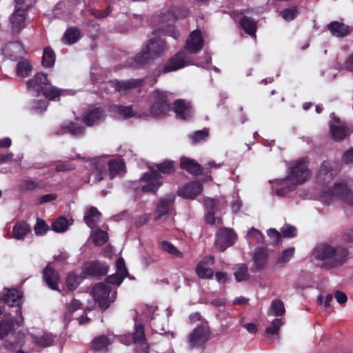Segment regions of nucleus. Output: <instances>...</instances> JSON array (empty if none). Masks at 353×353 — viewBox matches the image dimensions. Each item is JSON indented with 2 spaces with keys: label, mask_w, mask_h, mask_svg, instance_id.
<instances>
[{
  "label": "nucleus",
  "mask_w": 353,
  "mask_h": 353,
  "mask_svg": "<svg viewBox=\"0 0 353 353\" xmlns=\"http://www.w3.org/2000/svg\"><path fill=\"white\" fill-rule=\"evenodd\" d=\"M350 252L344 245L334 246L328 243H321L312 250L314 260L319 262L316 266L322 270L339 269L350 259Z\"/></svg>",
  "instance_id": "obj_1"
},
{
  "label": "nucleus",
  "mask_w": 353,
  "mask_h": 353,
  "mask_svg": "<svg viewBox=\"0 0 353 353\" xmlns=\"http://www.w3.org/2000/svg\"><path fill=\"white\" fill-rule=\"evenodd\" d=\"M174 162L171 160H165L160 163L156 164L157 170L151 169L150 172H145L140 179V182H145V184L141 186L143 192L156 193L162 185L161 181L163 174H170L175 171Z\"/></svg>",
  "instance_id": "obj_2"
},
{
  "label": "nucleus",
  "mask_w": 353,
  "mask_h": 353,
  "mask_svg": "<svg viewBox=\"0 0 353 353\" xmlns=\"http://www.w3.org/2000/svg\"><path fill=\"white\" fill-rule=\"evenodd\" d=\"M28 89H31L39 94L41 93L50 101L55 100L59 97L63 90L51 85L48 79L47 74L44 72L37 73L33 78L27 81Z\"/></svg>",
  "instance_id": "obj_3"
},
{
  "label": "nucleus",
  "mask_w": 353,
  "mask_h": 353,
  "mask_svg": "<svg viewBox=\"0 0 353 353\" xmlns=\"http://www.w3.org/2000/svg\"><path fill=\"white\" fill-rule=\"evenodd\" d=\"M322 202L330 205L331 201L339 199L353 207V191L344 183H336L332 188L323 190L321 194Z\"/></svg>",
  "instance_id": "obj_4"
},
{
  "label": "nucleus",
  "mask_w": 353,
  "mask_h": 353,
  "mask_svg": "<svg viewBox=\"0 0 353 353\" xmlns=\"http://www.w3.org/2000/svg\"><path fill=\"white\" fill-rule=\"evenodd\" d=\"M151 99L152 104L150 107V112L152 117H165L171 111V101L166 91L156 89L152 92Z\"/></svg>",
  "instance_id": "obj_5"
},
{
  "label": "nucleus",
  "mask_w": 353,
  "mask_h": 353,
  "mask_svg": "<svg viewBox=\"0 0 353 353\" xmlns=\"http://www.w3.org/2000/svg\"><path fill=\"white\" fill-rule=\"evenodd\" d=\"M188 54L185 51H179L171 57L161 68L154 71L153 83L158 81V77L161 74L176 71L187 65Z\"/></svg>",
  "instance_id": "obj_6"
},
{
  "label": "nucleus",
  "mask_w": 353,
  "mask_h": 353,
  "mask_svg": "<svg viewBox=\"0 0 353 353\" xmlns=\"http://www.w3.org/2000/svg\"><path fill=\"white\" fill-rule=\"evenodd\" d=\"M290 169V174L282 181H285L290 178L296 185L303 183L311 175V171L308 168V161L304 159L292 162Z\"/></svg>",
  "instance_id": "obj_7"
},
{
  "label": "nucleus",
  "mask_w": 353,
  "mask_h": 353,
  "mask_svg": "<svg viewBox=\"0 0 353 353\" xmlns=\"http://www.w3.org/2000/svg\"><path fill=\"white\" fill-rule=\"evenodd\" d=\"M22 299L23 292L14 288L7 290L6 292L0 297V300H2L9 307H17L16 313L21 318V321L17 322L18 327H21L23 323L21 310Z\"/></svg>",
  "instance_id": "obj_8"
},
{
  "label": "nucleus",
  "mask_w": 353,
  "mask_h": 353,
  "mask_svg": "<svg viewBox=\"0 0 353 353\" xmlns=\"http://www.w3.org/2000/svg\"><path fill=\"white\" fill-rule=\"evenodd\" d=\"M110 286L104 283L96 284L92 290L93 298L96 303L103 311L107 310L110 305Z\"/></svg>",
  "instance_id": "obj_9"
},
{
  "label": "nucleus",
  "mask_w": 353,
  "mask_h": 353,
  "mask_svg": "<svg viewBox=\"0 0 353 353\" xmlns=\"http://www.w3.org/2000/svg\"><path fill=\"white\" fill-rule=\"evenodd\" d=\"M236 240V234L233 230L222 228L216 234L215 246L221 252L232 246Z\"/></svg>",
  "instance_id": "obj_10"
},
{
  "label": "nucleus",
  "mask_w": 353,
  "mask_h": 353,
  "mask_svg": "<svg viewBox=\"0 0 353 353\" xmlns=\"http://www.w3.org/2000/svg\"><path fill=\"white\" fill-rule=\"evenodd\" d=\"M210 333L208 327L203 325L196 327L188 336L190 347L194 348L202 346L208 340Z\"/></svg>",
  "instance_id": "obj_11"
},
{
  "label": "nucleus",
  "mask_w": 353,
  "mask_h": 353,
  "mask_svg": "<svg viewBox=\"0 0 353 353\" xmlns=\"http://www.w3.org/2000/svg\"><path fill=\"white\" fill-rule=\"evenodd\" d=\"M204 46V40L201 31L199 29L194 30L189 34L185 46V52L196 54L199 52ZM188 55V54H187ZM188 59V58L187 59ZM188 64V60H186Z\"/></svg>",
  "instance_id": "obj_12"
},
{
  "label": "nucleus",
  "mask_w": 353,
  "mask_h": 353,
  "mask_svg": "<svg viewBox=\"0 0 353 353\" xmlns=\"http://www.w3.org/2000/svg\"><path fill=\"white\" fill-rule=\"evenodd\" d=\"M30 8L16 6L15 10L10 18L11 29L13 32H20L26 26L27 12Z\"/></svg>",
  "instance_id": "obj_13"
},
{
  "label": "nucleus",
  "mask_w": 353,
  "mask_h": 353,
  "mask_svg": "<svg viewBox=\"0 0 353 353\" xmlns=\"http://www.w3.org/2000/svg\"><path fill=\"white\" fill-rule=\"evenodd\" d=\"M108 267L99 261H92L84 265L83 272L90 277L99 279L108 273Z\"/></svg>",
  "instance_id": "obj_14"
},
{
  "label": "nucleus",
  "mask_w": 353,
  "mask_h": 353,
  "mask_svg": "<svg viewBox=\"0 0 353 353\" xmlns=\"http://www.w3.org/2000/svg\"><path fill=\"white\" fill-rule=\"evenodd\" d=\"M214 263V257L207 256L202 261L199 262L196 266V272L197 276L202 279H212L214 275V271L210 268Z\"/></svg>",
  "instance_id": "obj_15"
},
{
  "label": "nucleus",
  "mask_w": 353,
  "mask_h": 353,
  "mask_svg": "<svg viewBox=\"0 0 353 353\" xmlns=\"http://www.w3.org/2000/svg\"><path fill=\"white\" fill-rule=\"evenodd\" d=\"M172 110L178 119L187 120L192 117L193 112L191 103L184 99H176L172 103Z\"/></svg>",
  "instance_id": "obj_16"
},
{
  "label": "nucleus",
  "mask_w": 353,
  "mask_h": 353,
  "mask_svg": "<svg viewBox=\"0 0 353 353\" xmlns=\"http://www.w3.org/2000/svg\"><path fill=\"white\" fill-rule=\"evenodd\" d=\"M268 256L267 248L263 247L256 248L253 256L254 266L252 268V272H257L265 269L268 264Z\"/></svg>",
  "instance_id": "obj_17"
},
{
  "label": "nucleus",
  "mask_w": 353,
  "mask_h": 353,
  "mask_svg": "<svg viewBox=\"0 0 353 353\" xmlns=\"http://www.w3.org/2000/svg\"><path fill=\"white\" fill-rule=\"evenodd\" d=\"M43 278L47 285L52 290L60 291L59 283L60 275L57 270L48 264L43 271Z\"/></svg>",
  "instance_id": "obj_18"
},
{
  "label": "nucleus",
  "mask_w": 353,
  "mask_h": 353,
  "mask_svg": "<svg viewBox=\"0 0 353 353\" xmlns=\"http://www.w3.org/2000/svg\"><path fill=\"white\" fill-rule=\"evenodd\" d=\"M203 190V185L199 181H192L186 183L178 191V194L183 198L194 199Z\"/></svg>",
  "instance_id": "obj_19"
},
{
  "label": "nucleus",
  "mask_w": 353,
  "mask_h": 353,
  "mask_svg": "<svg viewBox=\"0 0 353 353\" xmlns=\"http://www.w3.org/2000/svg\"><path fill=\"white\" fill-rule=\"evenodd\" d=\"M110 83L113 88H114L116 91L120 92L122 90H128L141 87L143 85V79H132L126 81L114 80L110 81Z\"/></svg>",
  "instance_id": "obj_20"
},
{
  "label": "nucleus",
  "mask_w": 353,
  "mask_h": 353,
  "mask_svg": "<svg viewBox=\"0 0 353 353\" xmlns=\"http://www.w3.org/2000/svg\"><path fill=\"white\" fill-rule=\"evenodd\" d=\"M174 202V196H168L161 199L155 210V219L158 220L163 216L168 214L173 209Z\"/></svg>",
  "instance_id": "obj_21"
},
{
  "label": "nucleus",
  "mask_w": 353,
  "mask_h": 353,
  "mask_svg": "<svg viewBox=\"0 0 353 353\" xmlns=\"http://www.w3.org/2000/svg\"><path fill=\"white\" fill-rule=\"evenodd\" d=\"M105 115L103 109L101 108H94L85 114L83 122L88 126H92L99 124Z\"/></svg>",
  "instance_id": "obj_22"
},
{
  "label": "nucleus",
  "mask_w": 353,
  "mask_h": 353,
  "mask_svg": "<svg viewBox=\"0 0 353 353\" xmlns=\"http://www.w3.org/2000/svg\"><path fill=\"white\" fill-rule=\"evenodd\" d=\"M239 27L252 38L256 37L257 21L248 16H243L239 21Z\"/></svg>",
  "instance_id": "obj_23"
},
{
  "label": "nucleus",
  "mask_w": 353,
  "mask_h": 353,
  "mask_svg": "<svg viewBox=\"0 0 353 353\" xmlns=\"http://www.w3.org/2000/svg\"><path fill=\"white\" fill-rule=\"evenodd\" d=\"M180 167L192 175L199 176L202 174L203 167L194 159L186 157L180 159Z\"/></svg>",
  "instance_id": "obj_24"
},
{
  "label": "nucleus",
  "mask_w": 353,
  "mask_h": 353,
  "mask_svg": "<svg viewBox=\"0 0 353 353\" xmlns=\"http://www.w3.org/2000/svg\"><path fill=\"white\" fill-rule=\"evenodd\" d=\"M327 30L330 31L331 34L336 37H345L348 35L351 32V28L349 26L343 23L333 21L327 25Z\"/></svg>",
  "instance_id": "obj_25"
},
{
  "label": "nucleus",
  "mask_w": 353,
  "mask_h": 353,
  "mask_svg": "<svg viewBox=\"0 0 353 353\" xmlns=\"http://www.w3.org/2000/svg\"><path fill=\"white\" fill-rule=\"evenodd\" d=\"M334 176V173L330 162L328 161H323L317 173L318 180L325 183L331 181Z\"/></svg>",
  "instance_id": "obj_26"
},
{
  "label": "nucleus",
  "mask_w": 353,
  "mask_h": 353,
  "mask_svg": "<svg viewBox=\"0 0 353 353\" xmlns=\"http://www.w3.org/2000/svg\"><path fill=\"white\" fill-rule=\"evenodd\" d=\"M101 213L95 207H90L85 213L83 220L85 224L91 229H94L97 226L101 219Z\"/></svg>",
  "instance_id": "obj_27"
},
{
  "label": "nucleus",
  "mask_w": 353,
  "mask_h": 353,
  "mask_svg": "<svg viewBox=\"0 0 353 353\" xmlns=\"http://www.w3.org/2000/svg\"><path fill=\"white\" fill-rule=\"evenodd\" d=\"M30 232L31 228L25 221H17L12 228L13 237L17 240L23 239Z\"/></svg>",
  "instance_id": "obj_28"
},
{
  "label": "nucleus",
  "mask_w": 353,
  "mask_h": 353,
  "mask_svg": "<svg viewBox=\"0 0 353 353\" xmlns=\"http://www.w3.org/2000/svg\"><path fill=\"white\" fill-rule=\"evenodd\" d=\"M145 48L152 55L159 56L165 49V41L160 37L151 39Z\"/></svg>",
  "instance_id": "obj_29"
},
{
  "label": "nucleus",
  "mask_w": 353,
  "mask_h": 353,
  "mask_svg": "<svg viewBox=\"0 0 353 353\" xmlns=\"http://www.w3.org/2000/svg\"><path fill=\"white\" fill-rule=\"evenodd\" d=\"M18 321H14L12 316H8L3 317L0 321V339H3L10 334L13 330L14 324Z\"/></svg>",
  "instance_id": "obj_30"
},
{
  "label": "nucleus",
  "mask_w": 353,
  "mask_h": 353,
  "mask_svg": "<svg viewBox=\"0 0 353 353\" xmlns=\"http://www.w3.org/2000/svg\"><path fill=\"white\" fill-rule=\"evenodd\" d=\"M61 130L63 133L68 132L73 137H81L85 134V127L74 122H70L63 125Z\"/></svg>",
  "instance_id": "obj_31"
},
{
  "label": "nucleus",
  "mask_w": 353,
  "mask_h": 353,
  "mask_svg": "<svg viewBox=\"0 0 353 353\" xmlns=\"http://www.w3.org/2000/svg\"><path fill=\"white\" fill-rule=\"evenodd\" d=\"M56 61V54L53 49L48 46L43 52L41 64L44 68H52Z\"/></svg>",
  "instance_id": "obj_32"
},
{
  "label": "nucleus",
  "mask_w": 353,
  "mask_h": 353,
  "mask_svg": "<svg viewBox=\"0 0 353 353\" xmlns=\"http://www.w3.org/2000/svg\"><path fill=\"white\" fill-rule=\"evenodd\" d=\"M330 132L333 139L336 141H343L348 136L347 128L343 125H332Z\"/></svg>",
  "instance_id": "obj_33"
},
{
  "label": "nucleus",
  "mask_w": 353,
  "mask_h": 353,
  "mask_svg": "<svg viewBox=\"0 0 353 353\" xmlns=\"http://www.w3.org/2000/svg\"><path fill=\"white\" fill-rule=\"evenodd\" d=\"M110 344L109 338L105 335H101L92 341L91 347L95 351H101L107 349Z\"/></svg>",
  "instance_id": "obj_34"
},
{
  "label": "nucleus",
  "mask_w": 353,
  "mask_h": 353,
  "mask_svg": "<svg viewBox=\"0 0 353 353\" xmlns=\"http://www.w3.org/2000/svg\"><path fill=\"white\" fill-rule=\"evenodd\" d=\"M16 69L18 76L26 77L29 76L32 70V66L28 60L23 59L17 63Z\"/></svg>",
  "instance_id": "obj_35"
},
{
  "label": "nucleus",
  "mask_w": 353,
  "mask_h": 353,
  "mask_svg": "<svg viewBox=\"0 0 353 353\" xmlns=\"http://www.w3.org/2000/svg\"><path fill=\"white\" fill-rule=\"evenodd\" d=\"M82 279L83 278L81 276L74 272H70L65 279V283L68 290L73 291L77 289Z\"/></svg>",
  "instance_id": "obj_36"
},
{
  "label": "nucleus",
  "mask_w": 353,
  "mask_h": 353,
  "mask_svg": "<svg viewBox=\"0 0 353 353\" xmlns=\"http://www.w3.org/2000/svg\"><path fill=\"white\" fill-rule=\"evenodd\" d=\"M134 343L144 342L146 340L144 325L141 323L135 324L134 331L132 334Z\"/></svg>",
  "instance_id": "obj_37"
},
{
  "label": "nucleus",
  "mask_w": 353,
  "mask_h": 353,
  "mask_svg": "<svg viewBox=\"0 0 353 353\" xmlns=\"http://www.w3.org/2000/svg\"><path fill=\"white\" fill-rule=\"evenodd\" d=\"M69 227V221L64 216H59L52 224V230L56 232H64Z\"/></svg>",
  "instance_id": "obj_38"
},
{
  "label": "nucleus",
  "mask_w": 353,
  "mask_h": 353,
  "mask_svg": "<svg viewBox=\"0 0 353 353\" xmlns=\"http://www.w3.org/2000/svg\"><path fill=\"white\" fill-rule=\"evenodd\" d=\"M81 37V33L77 28H70L64 33V38L69 44L77 42Z\"/></svg>",
  "instance_id": "obj_39"
},
{
  "label": "nucleus",
  "mask_w": 353,
  "mask_h": 353,
  "mask_svg": "<svg viewBox=\"0 0 353 353\" xmlns=\"http://www.w3.org/2000/svg\"><path fill=\"white\" fill-rule=\"evenodd\" d=\"M234 274L235 279L238 282L246 281L250 277L248 267L244 263L239 264L236 267V271L234 272Z\"/></svg>",
  "instance_id": "obj_40"
},
{
  "label": "nucleus",
  "mask_w": 353,
  "mask_h": 353,
  "mask_svg": "<svg viewBox=\"0 0 353 353\" xmlns=\"http://www.w3.org/2000/svg\"><path fill=\"white\" fill-rule=\"evenodd\" d=\"M294 248L290 247L284 250L282 253L278 256L276 259L277 265H284L290 261L294 253Z\"/></svg>",
  "instance_id": "obj_41"
},
{
  "label": "nucleus",
  "mask_w": 353,
  "mask_h": 353,
  "mask_svg": "<svg viewBox=\"0 0 353 353\" xmlns=\"http://www.w3.org/2000/svg\"><path fill=\"white\" fill-rule=\"evenodd\" d=\"M161 248L162 250L176 257L182 258L183 253L179 251L170 242L163 241L161 243Z\"/></svg>",
  "instance_id": "obj_42"
},
{
  "label": "nucleus",
  "mask_w": 353,
  "mask_h": 353,
  "mask_svg": "<svg viewBox=\"0 0 353 353\" xmlns=\"http://www.w3.org/2000/svg\"><path fill=\"white\" fill-rule=\"evenodd\" d=\"M283 324L284 321H283L282 319H275L272 322V325L265 329V333L267 334H275L276 336V338L279 339V331Z\"/></svg>",
  "instance_id": "obj_43"
},
{
  "label": "nucleus",
  "mask_w": 353,
  "mask_h": 353,
  "mask_svg": "<svg viewBox=\"0 0 353 353\" xmlns=\"http://www.w3.org/2000/svg\"><path fill=\"white\" fill-rule=\"evenodd\" d=\"M270 311L274 316H283L285 312L283 302L279 299L273 301L271 304Z\"/></svg>",
  "instance_id": "obj_44"
},
{
  "label": "nucleus",
  "mask_w": 353,
  "mask_h": 353,
  "mask_svg": "<svg viewBox=\"0 0 353 353\" xmlns=\"http://www.w3.org/2000/svg\"><path fill=\"white\" fill-rule=\"evenodd\" d=\"M50 230L46 222L40 218L37 219V223L34 227V233L37 236H43Z\"/></svg>",
  "instance_id": "obj_45"
},
{
  "label": "nucleus",
  "mask_w": 353,
  "mask_h": 353,
  "mask_svg": "<svg viewBox=\"0 0 353 353\" xmlns=\"http://www.w3.org/2000/svg\"><path fill=\"white\" fill-rule=\"evenodd\" d=\"M108 241V233L102 230L97 231L92 236V241L97 246H101Z\"/></svg>",
  "instance_id": "obj_46"
},
{
  "label": "nucleus",
  "mask_w": 353,
  "mask_h": 353,
  "mask_svg": "<svg viewBox=\"0 0 353 353\" xmlns=\"http://www.w3.org/2000/svg\"><path fill=\"white\" fill-rule=\"evenodd\" d=\"M151 58L152 54L145 48L134 57V61L139 65H144L147 63Z\"/></svg>",
  "instance_id": "obj_47"
},
{
  "label": "nucleus",
  "mask_w": 353,
  "mask_h": 353,
  "mask_svg": "<svg viewBox=\"0 0 353 353\" xmlns=\"http://www.w3.org/2000/svg\"><path fill=\"white\" fill-rule=\"evenodd\" d=\"M34 343L37 345L43 347H48L53 343L52 336L49 334H45L41 336L34 338Z\"/></svg>",
  "instance_id": "obj_48"
},
{
  "label": "nucleus",
  "mask_w": 353,
  "mask_h": 353,
  "mask_svg": "<svg viewBox=\"0 0 353 353\" xmlns=\"http://www.w3.org/2000/svg\"><path fill=\"white\" fill-rule=\"evenodd\" d=\"M209 136L208 129L197 130L190 135L192 143L196 144L201 141H205Z\"/></svg>",
  "instance_id": "obj_49"
},
{
  "label": "nucleus",
  "mask_w": 353,
  "mask_h": 353,
  "mask_svg": "<svg viewBox=\"0 0 353 353\" xmlns=\"http://www.w3.org/2000/svg\"><path fill=\"white\" fill-rule=\"evenodd\" d=\"M39 188L38 183L30 179L23 180L20 184V190L22 192L33 191Z\"/></svg>",
  "instance_id": "obj_50"
},
{
  "label": "nucleus",
  "mask_w": 353,
  "mask_h": 353,
  "mask_svg": "<svg viewBox=\"0 0 353 353\" xmlns=\"http://www.w3.org/2000/svg\"><path fill=\"white\" fill-rule=\"evenodd\" d=\"M109 170L111 174H119L125 167V163L119 160H111L108 163Z\"/></svg>",
  "instance_id": "obj_51"
},
{
  "label": "nucleus",
  "mask_w": 353,
  "mask_h": 353,
  "mask_svg": "<svg viewBox=\"0 0 353 353\" xmlns=\"http://www.w3.org/2000/svg\"><path fill=\"white\" fill-rule=\"evenodd\" d=\"M204 204L208 212H216L219 210V201L216 199L206 198Z\"/></svg>",
  "instance_id": "obj_52"
},
{
  "label": "nucleus",
  "mask_w": 353,
  "mask_h": 353,
  "mask_svg": "<svg viewBox=\"0 0 353 353\" xmlns=\"http://www.w3.org/2000/svg\"><path fill=\"white\" fill-rule=\"evenodd\" d=\"M112 11V6L109 4L104 10L92 9L90 13L97 19H103L109 16Z\"/></svg>",
  "instance_id": "obj_53"
},
{
  "label": "nucleus",
  "mask_w": 353,
  "mask_h": 353,
  "mask_svg": "<svg viewBox=\"0 0 353 353\" xmlns=\"http://www.w3.org/2000/svg\"><path fill=\"white\" fill-rule=\"evenodd\" d=\"M281 235L284 238H294L297 236L296 228L292 225H286L281 228Z\"/></svg>",
  "instance_id": "obj_54"
},
{
  "label": "nucleus",
  "mask_w": 353,
  "mask_h": 353,
  "mask_svg": "<svg viewBox=\"0 0 353 353\" xmlns=\"http://www.w3.org/2000/svg\"><path fill=\"white\" fill-rule=\"evenodd\" d=\"M116 109L117 112L123 116L125 118H130L134 115V110L131 105L129 106H123V105H117L116 106Z\"/></svg>",
  "instance_id": "obj_55"
},
{
  "label": "nucleus",
  "mask_w": 353,
  "mask_h": 353,
  "mask_svg": "<svg viewBox=\"0 0 353 353\" xmlns=\"http://www.w3.org/2000/svg\"><path fill=\"white\" fill-rule=\"evenodd\" d=\"M125 276L118 273H114L112 275L108 276L105 281L107 283L119 285L122 283Z\"/></svg>",
  "instance_id": "obj_56"
},
{
  "label": "nucleus",
  "mask_w": 353,
  "mask_h": 353,
  "mask_svg": "<svg viewBox=\"0 0 353 353\" xmlns=\"http://www.w3.org/2000/svg\"><path fill=\"white\" fill-rule=\"evenodd\" d=\"M117 273L126 277L128 275V271L125 267V261L123 258H119L116 262Z\"/></svg>",
  "instance_id": "obj_57"
},
{
  "label": "nucleus",
  "mask_w": 353,
  "mask_h": 353,
  "mask_svg": "<svg viewBox=\"0 0 353 353\" xmlns=\"http://www.w3.org/2000/svg\"><path fill=\"white\" fill-rule=\"evenodd\" d=\"M248 237H253L255 238L258 243H263L264 240V236L262 234L261 231L259 230L252 228L249 232L247 235Z\"/></svg>",
  "instance_id": "obj_58"
},
{
  "label": "nucleus",
  "mask_w": 353,
  "mask_h": 353,
  "mask_svg": "<svg viewBox=\"0 0 353 353\" xmlns=\"http://www.w3.org/2000/svg\"><path fill=\"white\" fill-rule=\"evenodd\" d=\"M81 302L76 299H73L68 305V312L72 314L75 311L81 309Z\"/></svg>",
  "instance_id": "obj_59"
},
{
  "label": "nucleus",
  "mask_w": 353,
  "mask_h": 353,
  "mask_svg": "<svg viewBox=\"0 0 353 353\" xmlns=\"http://www.w3.org/2000/svg\"><path fill=\"white\" fill-rule=\"evenodd\" d=\"M268 236L273 240L275 243H279L281 241V234L274 228H270L267 231Z\"/></svg>",
  "instance_id": "obj_60"
},
{
  "label": "nucleus",
  "mask_w": 353,
  "mask_h": 353,
  "mask_svg": "<svg viewBox=\"0 0 353 353\" xmlns=\"http://www.w3.org/2000/svg\"><path fill=\"white\" fill-rule=\"evenodd\" d=\"M20 343H21V341L19 340L18 339H15L14 341H11L10 340L7 339L3 342V345L5 349L10 350V351H12V350H15L16 347L20 345Z\"/></svg>",
  "instance_id": "obj_61"
},
{
  "label": "nucleus",
  "mask_w": 353,
  "mask_h": 353,
  "mask_svg": "<svg viewBox=\"0 0 353 353\" xmlns=\"http://www.w3.org/2000/svg\"><path fill=\"white\" fill-rule=\"evenodd\" d=\"M75 168V166L69 163H63L57 164L55 167V170L57 172H65V171H70Z\"/></svg>",
  "instance_id": "obj_62"
},
{
  "label": "nucleus",
  "mask_w": 353,
  "mask_h": 353,
  "mask_svg": "<svg viewBox=\"0 0 353 353\" xmlns=\"http://www.w3.org/2000/svg\"><path fill=\"white\" fill-rule=\"evenodd\" d=\"M165 32L169 36H171L174 39H176L180 36L179 31L174 26L168 25L165 29Z\"/></svg>",
  "instance_id": "obj_63"
},
{
  "label": "nucleus",
  "mask_w": 353,
  "mask_h": 353,
  "mask_svg": "<svg viewBox=\"0 0 353 353\" xmlns=\"http://www.w3.org/2000/svg\"><path fill=\"white\" fill-rule=\"evenodd\" d=\"M342 161L346 164L353 163V148L344 152L342 156Z\"/></svg>",
  "instance_id": "obj_64"
}]
</instances>
